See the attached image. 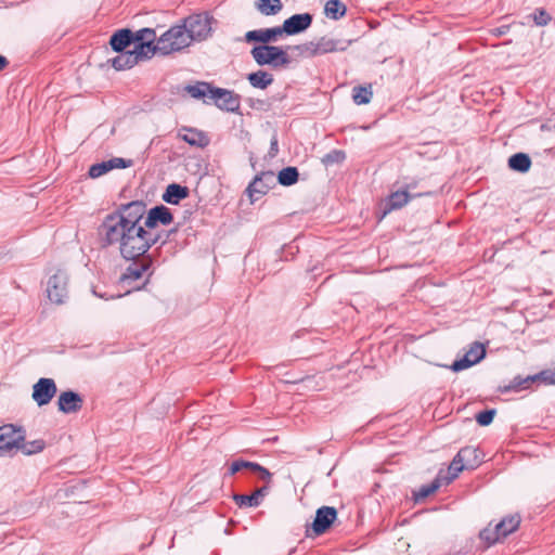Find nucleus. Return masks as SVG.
Returning a JSON list of instances; mask_svg holds the SVG:
<instances>
[{"label": "nucleus", "mask_w": 555, "mask_h": 555, "mask_svg": "<svg viewBox=\"0 0 555 555\" xmlns=\"http://www.w3.org/2000/svg\"><path fill=\"white\" fill-rule=\"evenodd\" d=\"M101 244L108 247L118 244L119 253L126 261H135L147 257L151 249V231L145 228H119L115 225L99 227Z\"/></svg>", "instance_id": "nucleus-1"}, {"label": "nucleus", "mask_w": 555, "mask_h": 555, "mask_svg": "<svg viewBox=\"0 0 555 555\" xmlns=\"http://www.w3.org/2000/svg\"><path fill=\"white\" fill-rule=\"evenodd\" d=\"M212 22L216 21L208 12L193 13L167 29L166 37H172L176 50L180 52L190 47L193 41L206 40L212 33Z\"/></svg>", "instance_id": "nucleus-2"}, {"label": "nucleus", "mask_w": 555, "mask_h": 555, "mask_svg": "<svg viewBox=\"0 0 555 555\" xmlns=\"http://www.w3.org/2000/svg\"><path fill=\"white\" fill-rule=\"evenodd\" d=\"M166 35L167 30L157 38L155 29L151 27L135 30L133 48L127 56V61L132 62L135 66L140 62L151 60L156 54L167 56L177 52L171 36L164 40Z\"/></svg>", "instance_id": "nucleus-3"}, {"label": "nucleus", "mask_w": 555, "mask_h": 555, "mask_svg": "<svg viewBox=\"0 0 555 555\" xmlns=\"http://www.w3.org/2000/svg\"><path fill=\"white\" fill-rule=\"evenodd\" d=\"M146 204L141 199L118 205L105 216L100 227L143 228L141 221L146 216Z\"/></svg>", "instance_id": "nucleus-4"}, {"label": "nucleus", "mask_w": 555, "mask_h": 555, "mask_svg": "<svg viewBox=\"0 0 555 555\" xmlns=\"http://www.w3.org/2000/svg\"><path fill=\"white\" fill-rule=\"evenodd\" d=\"M109 47L118 55L108 60V63L116 70L130 69L134 64L127 61V56L131 52L130 47L134 43V31L128 27L119 28L113 31L109 37Z\"/></svg>", "instance_id": "nucleus-5"}, {"label": "nucleus", "mask_w": 555, "mask_h": 555, "mask_svg": "<svg viewBox=\"0 0 555 555\" xmlns=\"http://www.w3.org/2000/svg\"><path fill=\"white\" fill-rule=\"evenodd\" d=\"M289 50H292V46L256 44L250 49V55L260 67L281 68L287 67L292 63L288 55Z\"/></svg>", "instance_id": "nucleus-6"}, {"label": "nucleus", "mask_w": 555, "mask_h": 555, "mask_svg": "<svg viewBox=\"0 0 555 555\" xmlns=\"http://www.w3.org/2000/svg\"><path fill=\"white\" fill-rule=\"evenodd\" d=\"M435 193L431 191L427 192H405L401 186L400 182H396L392 185L391 192L385 197L380 205V219L385 218L388 214L395 210L403 208L412 199L424 196H433Z\"/></svg>", "instance_id": "nucleus-7"}, {"label": "nucleus", "mask_w": 555, "mask_h": 555, "mask_svg": "<svg viewBox=\"0 0 555 555\" xmlns=\"http://www.w3.org/2000/svg\"><path fill=\"white\" fill-rule=\"evenodd\" d=\"M26 438V429L22 425L4 424L0 426V456H14L18 453V443Z\"/></svg>", "instance_id": "nucleus-8"}, {"label": "nucleus", "mask_w": 555, "mask_h": 555, "mask_svg": "<svg viewBox=\"0 0 555 555\" xmlns=\"http://www.w3.org/2000/svg\"><path fill=\"white\" fill-rule=\"evenodd\" d=\"M338 512L334 506L323 505L315 511L311 524L306 525V535L318 538L327 532L337 520Z\"/></svg>", "instance_id": "nucleus-9"}, {"label": "nucleus", "mask_w": 555, "mask_h": 555, "mask_svg": "<svg viewBox=\"0 0 555 555\" xmlns=\"http://www.w3.org/2000/svg\"><path fill=\"white\" fill-rule=\"evenodd\" d=\"M487 345L488 341H473L468 350L462 357L455 359L448 367L452 372L459 373L480 363L487 356Z\"/></svg>", "instance_id": "nucleus-10"}, {"label": "nucleus", "mask_w": 555, "mask_h": 555, "mask_svg": "<svg viewBox=\"0 0 555 555\" xmlns=\"http://www.w3.org/2000/svg\"><path fill=\"white\" fill-rule=\"evenodd\" d=\"M68 275L66 271L56 269L49 275L46 293L49 300L55 305H62L67 298Z\"/></svg>", "instance_id": "nucleus-11"}, {"label": "nucleus", "mask_w": 555, "mask_h": 555, "mask_svg": "<svg viewBox=\"0 0 555 555\" xmlns=\"http://www.w3.org/2000/svg\"><path fill=\"white\" fill-rule=\"evenodd\" d=\"M276 180L275 175L272 170L261 171L257 173L254 179L249 182L246 192L254 203L261 196L266 195L270 189L275 186Z\"/></svg>", "instance_id": "nucleus-12"}, {"label": "nucleus", "mask_w": 555, "mask_h": 555, "mask_svg": "<svg viewBox=\"0 0 555 555\" xmlns=\"http://www.w3.org/2000/svg\"><path fill=\"white\" fill-rule=\"evenodd\" d=\"M57 393V386L51 377H40L33 385L31 398L39 408L48 405Z\"/></svg>", "instance_id": "nucleus-13"}, {"label": "nucleus", "mask_w": 555, "mask_h": 555, "mask_svg": "<svg viewBox=\"0 0 555 555\" xmlns=\"http://www.w3.org/2000/svg\"><path fill=\"white\" fill-rule=\"evenodd\" d=\"M173 222V214L164 204H158L146 210L143 227L146 231H153L158 225H169Z\"/></svg>", "instance_id": "nucleus-14"}, {"label": "nucleus", "mask_w": 555, "mask_h": 555, "mask_svg": "<svg viewBox=\"0 0 555 555\" xmlns=\"http://www.w3.org/2000/svg\"><path fill=\"white\" fill-rule=\"evenodd\" d=\"M133 165V160L124 157H112L106 160L92 164L88 169V177L98 179L114 169H126Z\"/></svg>", "instance_id": "nucleus-15"}, {"label": "nucleus", "mask_w": 555, "mask_h": 555, "mask_svg": "<svg viewBox=\"0 0 555 555\" xmlns=\"http://www.w3.org/2000/svg\"><path fill=\"white\" fill-rule=\"evenodd\" d=\"M313 22V15L309 12L296 13L284 20L282 26L286 36H295L305 33Z\"/></svg>", "instance_id": "nucleus-16"}, {"label": "nucleus", "mask_w": 555, "mask_h": 555, "mask_svg": "<svg viewBox=\"0 0 555 555\" xmlns=\"http://www.w3.org/2000/svg\"><path fill=\"white\" fill-rule=\"evenodd\" d=\"M82 404V396L73 389L61 391L56 401L57 410L63 414L77 413L81 410Z\"/></svg>", "instance_id": "nucleus-17"}, {"label": "nucleus", "mask_w": 555, "mask_h": 555, "mask_svg": "<svg viewBox=\"0 0 555 555\" xmlns=\"http://www.w3.org/2000/svg\"><path fill=\"white\" fill-rule=\"evenodd\" d=\"M269 491L270 486L263 485L250 494L233 493L232 500L240 508L258 507Z\"/></svg>", "instance_id": "nucleus-18"}, {"label": "nucleus", "mask_w": 555, "mask_h": 555, "mask_svg": "<svg viewBox=\"0 0 555 555\" xmlns=\"http://www.w3.org/2000/svg\"><path fill=\"white\" fill-rule=\"evenodd\" d=\"M178 138L191 146L204 149L209 145L210 140L203 130L183 126L178 131Z\"/></svg>", "instance_id": "nucleus-19"}, {"label": "nucleus", "mask_w": 555, "mask_h": 555, "mask_svg": "<svg viewBox=\"0 0 555 555\" xmlns=\"http://www.w3.org/2000/svg\"><path fill=\"white\" fill-rule=\"evenodd\" d=\"M152 264L153 258L151 256L142 257V261L140 263L132 261V263L122 273L120 281L128 282L140 280L144 273L150 271Z\"/></svg>", "instance_id": "nucleus-20"}, {"label": "nucleus", "mask_w": 555, "mask_h": 555, "mask_svg": "<svg viewBox=\"0 0 555 555\" xmlns=\"http://www.w3.org/2000/svg\"><path fill=\"white\" fill-rule=\"evenodd\" d=\"M190 195V189L180 183H169L164 193L162 199L169 205H179L181 201L185 199Z\"/></svg>", "instance_id": "nucleus-21"}, {"label": "nucleus", "mask_w": 555, "mask_h": 555, "mask_svg": "<svg viewBox=\"0 0 555 555\" xmlns=\"http://www.w3.org/2000/svg\"><path fill=\"white\" fill-rule=\"evenodd\" d=\"M351 43L352 40L332 39L326 36H323L317 41V47L319 50V54H326L336 51H346Z\"/></svg>", "instance_id": "nucleus-22"}, {"label": "nucleus", "mask_w": 555, "mask_h": 555, "mask_svg": "<svg viewBox=\"0 0 555 555\" xmlns=\"http://www.w3.org/2000/svg\"><path fill=\"white\" fill-rule=\"evenodd\" d=\"M442 476L443 469H439L437 476L429 483L422 485L416 491H413L414 501L421 502L436 493L444 485Z\"/></svg>", "instance_id": "nucleus-23"}, {"label": "nucleus", "mask_w": 555, "mask_h": 555, "mask_svg": "<svg viewBox=\"0 0 555 555\" xmlns=\"http://www.w3.org/2000/svg\"><path fill=\"white\" fill-rule=\"evenodd\" d=\"M535 384L532 375L522 377L521 375L515 376L508 384L499 386L498 390L501 393L519 392L522 390L530 389Z\"/></svg>", "instance_id": "nucleus-24"}, {"label": "nucleus", "mask_w": 555, "mask_h": 555, "mask_svg": "<svg viewBox=\"0 0 555 555\" xmlns=\"http://www.w3.org/2000/svg\"><path fill=\"white\" fill-rule=\"evenodd\" d=\"M459 460L462 459L466 469H476L482 463V452L475 447H464L457 452Z\"/></svg>", "instance_id": "nucleus-25"}, {"label": "nucleus", "mask_w": 555, "mask_h": 555, "mask_svg": "<svg viewBox=\"0 0 555 555\" xmlns=\"http://www.w3.org/2000/svg\"><path fill=\"white\" fill-rule=\"evenodd\" d=\"M246 79L253 88L259 90H266L274 81L273 75L264 69H258L247 74Z\"/></svg>", "instance_id": "nucleus-26"}, {"label": "nucleus", "mask_w": 555, "mask_h": 555, "mask_svg": "<svg viewBox=\"0 0 555 555\" xmlns=\"http://www.w3.org/2000/svg\"><path fill=\"white\" fill-rule=\"evenodd\" d=\"M532 165L531 157L529 154L524 152H517L511 155L507 159V166L512 171L519 173H527Z\"/></svg>", "instance_id": "nucleus-27"}, {"label": "nucleus", "mask_w": 555, "mask_h": 555, "mask_svg": "<svg viewBox=\"0 0 555 555\" xmlns=\"http://www.w3.org/2000/svg\"><path fill=\"white\" fill-rule=\"evenodd\" d=\"M520 525V516L518 514L508 515L503 517L499 522L494 525L500 539L508 537L515 532Z\"/></svg>", "instance_id": "nucleus-28"}, {"label": "nucleus", "mask_w": 555, "mask_h": 555, "mask_svg": "<svg viewBox=\"0 0 555 555\" xmlns=\"http://www.w3.org/2000/svg\"><path fill=\"white\" fill-rule=\"evenodd\" d=\"M212 82L196 81L184 86L183 90L193 99L202 100L205 104H209L207 96L209 95Z\"/></svg>", "instance_id": "nucleus-29"}, {"label": "nucleus", "mask_w": 555, "mask_h": 555, "mask_svg": "<svg viewBox=\"0 0 555 555\" xmlns=\"http://www.w3.org/2000/svg\"><path fill=\"white\" fill-rule=\"evenodd\" d=\"M225 96H221L219 109L242 115L240 111L241 95L233 90L225 89Z\"/></svg>", "instance_id": "nucleus-30"}, {"label": "nucleus", "mask_w": 555, "mask_h": 555, "mask_svg": "<svg viewBox=\"0 0 555 555\" xmlns=\"http://www.w3.org/2000/svg\"><path fill=\"white\" fill-rule=\"evenodd\" d=\"M347 5L341 0H328L324 5V14L333 21H339L347 14Z\"/></svg>", "instance_id": "nucleus-31"}, {"label": "nucleus", "mask_w": 555, "mask_h": 555, "mask_svg": "<svg viewBox=\"0 0 555 555\" xmlns=\"http://www.w3.org/2000/svg\"><path fill=\"white\" fill-rule=\"evenodd\" d=\"M275 180L283 186H292L299 180V170L295 166L284 167L278 172Z\"/></svg>", "instance_id": "nucleus-32"}, {"label": "nucleus", "mask_w": 555, "mask_h": 555, "mask_svg": "<svg viewBox=\"0 0 555 555\" xmlns=\"http://www.w3.org/2000/svg\"><path fill=\"white\" fill-rule=\"evenodd\" d=\"M46 447L47 442L43 439L26 441V438H24V441L18 443V452H21L23 455L30 456L41 453Z\"/></svg>", "instance_id": "nucleus-33"}, {"label": "nucleus", "mask_w": 555, "mask_h": 555, "mask_svg": "<svg viewBox=\"0 0 555 555\" xmlns=\"http://www.w3.org/2000/svg\"><path fill=\"white\" fill-rule=\"evenodd\" d=\"M464 469H466L465 464L463 463L462 459L459 461V454L456 453L453 460L451 461L450 465L448 466V469H443V481L444 485L451 483L460 473H462Z\"/></svg>", "instance_id": "nucleus-34"}, {"label": "nucleus", "mask_w": 555, "mask_h": 555, "mask_svg": "<svg viewBox=\"0 0 555 555\" xmlns=\"http://www.w3.org/2000/svg\"><path fill=\"white\" fill-rule=\"evenodd\" d=\"M256 9L266 16L276 15L283 8L281 0H257Z\"/></svg>", "instance_id": "nucleus-35"}, {"label": "nucleus", "mask_w": 555, "mask_h": 555, "mask_svg": "<svg viewBox=\"0 0 555 555\" xmlns=\"http://www.w3.org/2000/svg\"><path fill=\"white\" fill-rule=\"evenodd\" d=\"M373 91L372 87L369 86H356L352 88V100L357 105L369 104L372 100Z\"/></svg>", "instance_id": "nucleus-36"}, {"label": "nucleus", "mask_w": 555, "mask_h": 555, "mask_svg": "<svg viewBox=\"0 0 555 555\" xmlns=\"http://www.w3.org/2000/svg\"><path fill=\"white\" fill-rule=\"evenodd\" d=\"M346 152L344 150L333 149L328 153L324 154L321 158V163L325 167L333 165L343 164L346 160Z\"/></svg>", "instance_id": "nucleus-37"}, {"label": "nucleus", "mask_w": 555, "mask_h": 555, "mask_svg": "<svg viewBox=\"0 0 555 555\" xmlns=\"http://www.w3.org/2000/svg\"><path fill=\"white\" fill-rule=\"evenodd\" d=\"M250 475L257 476L259 479L266 481L264 485L270 486L272 479V473L264 466L257 462L249 461L248 470Z\"/></svg>", "instance_id": "nucleus-38"}, {"label": "nucleus", "mask_w": 555, "mask_h": 555, "mask_svg": "<svg viewBox=\"0 0 555 555\" xmlns=\"http://www.w3.org/2000/svg\"><path fill=\"white\" fill-rule=\"evenodd\" d=\"M491 526L492 524L490 522L486 528L479 531V538L486 543L487 547L494 545L496 542L501 540L495 527Z\"/></svg>", "instance_id": "nucleus-39"}, {"label": "nucleus", "mask_w": 555, "mask_h": 555, "mask_svg": "<svg viewBox=\"0 0 555 555\" xmlns=\"http://www.w3.org/2000/svg\"><path fill=\"white\" fill-rule=\"evenodd\" d=\"M262 36H263V44H271L273 42L279 41V39L285 35V31H283V26H274V27H268V28H261Z\"/></svg>", "instance_id": "nucleus-40"}, {"label": "nucleus", "mask_w": 555, "mask_h": 555, "mask_svg": "<svg viewBox=\"0 0 555 555\" xmlns=\"http://www.w3.org/2000/svg\"><path fill=\"white\" fill-rule=\"evenodd\" d=\"M495 415H496V409H494V408L483 409L475 414V421L479 426L487 427L490 424H492Z\"/></svg>", "instance_id": "nucleus-41"}, {"label": "nucleus", "mask_w": 555, "mask_h": 555, "mask_svg": "<svg viewBox=\"0 0 555 555\" xmlns=\"http://www.w3.org/2000/svg\"><path fill=\"white\" fill-rule=\"evenodd\" d=\"M529 17L532 18L537 26H546L552 21L551 14L542 7L534 9Z\"/></svg>", "instance_id": "nucleus-42"}, {"label": "nucleus", "mask_w": 555, "mask_h": 555, "mask_svg": "<svg viewBox=\"0 0 555 555\" xmlns=\"http://www.w3.org/2000/svg\"><path fill=\"white\" fill-rule=\"evenodd\" d=\"M248 465H249V461L244 460V459H236L229 464L224 476L231 477L242 470H248Z\"/></svg>", "instance_id": "nucleus-43"}, {"label": "nucleus", "mask_w": 555, "mask_h": 555, "mask_svg": "<svg viewBox=\"0 0 555 555\" xmlns=\"http://www.w3.org/2000/svg\"><path fill=\"white\" fill-rule=\"evenodd\" d=\"M287 378L285 379H282V383L286 384V385H298V384H304V383H310L313 380L314 378V375H297V374H294L292 372H286L284 374Z\"/></svg>", "instance_id": "nucleus-44"}, {"label": "nucleus", "mask_w": 555, "mask_h": 555, "mask_svg": "<svg viewBox=\"0 0 555 555\" xmlns=\"http://www.w3.org/2000/svg\"><path fill=\"white\" fill-rule=\"evenodd\" d=\"M533 379L539 384L555 385V371L551 369L542 370L533 374Z\"/></svg>", "instance_id": "nucleus-45"}, {"label": "nucleus", "mask_w": 555, "mask_h": 555, "mask_svg": "<svg viewBox=\"0 0 555 555\" xmlns=\"http://www.w3.org/2000/svg\"><path fill=\"white\" fill-rule=\"evenodd\" d=\"M225 88L217 87L212 83L209 95L207 96V101L209 102V104L212 103L218 107L220 104L221 96H225Z\"/></svg>", "instance_id": "nucleus-46"}, {"label": "nucleus", "mask_w": 555, "mask_h": 555, "mask_svg": "<svg viewBox=\"0 0 555 555\" xmlns=\"http://www.w3.org/2000/svg\"><path fill=\"white\" fill-rule=\"evenodd\" d=\"M244 40L246 43H254V46L263 44L264 40L261 28L248 30L247 33H245Z\"/></svg>", "instance_id": "nucleus-47"}, {"label": "nucleus", "mask_w": 555, "mask_h": 555, "mask_svg": "<svg viewBox=\"0 0 555 555\" xmlns=\"http://www.w3.org/2000/svg\"><path fill=\"white\" fill-rule=\"evenodd\" d=\"M292 50H297L300 53L309 52V54L311 56L320 55L318 47H317V42H314V41H308L302 44L292 46Z\"/></svg>", "instance_id": "nucleus-48"}, {"label": "nucleus", "mask_w": 555, "mask_h": 555, "mask_svg": "<svg viewBox=\"0 0 555 555\" xmlns=\"http://www.w3.org/2000/svg\"><path fill=\"white\" fill-rule=\"evenodd\" d=\"M92 293L95 297L98 298H101V299H104V300H111V299H115V298H121L124 295L122 294H111V293H107V292H100L98 288H93L92 289Z\"/></svg>", "instance_id": "nucleus-49"}, {"label": "nucleus", "mask_w": 555, "mask_h": 555, "mask_svg": "<svg viewBox=\"0 0 555 555\" xmlns=\"http://www.w3.org/2000/svg\"><path fill=\"white\" fill-rule=\"evenodd\" d=\"M246 102L248 106L253 109H264V107L267 106V102L261 99L247 98Z\"/></svg>", "instance_id": "nucleus-50"}, {"label": "nucleus", "mask_w": 555, "mask_h": 555, "mask_svg": "<svg viewBox=\"0 0 555 555\" xmlns=\"http://www.w3.org/2000/svg\"><path fill=\"white\" fill-rule=\"evenodd\" d=\"M282 253H283L282 258L284 260H289V259H293V257L295 256L296 253H298V247L294 246L292 244L285 245V246H283Z\"/></svg>", "instance_id": "nucleus-51"}, {"label": "nucleus", "mask_w": 555, "mask_h": 555, "mask_svg": "<svg viewBox=\"0 0 555 555\" xmlns=\"http://www.w3.org/2000/svg\"><path fill=\"white\" fill-rule=\"evenodd\" d=\"M278 153H279V140H278V134L274 133L270 140V147H269L268 155H269V157L273 158L278 155Z\"/></svg>", "instance_id": "nucleus-52"}, {"label": "nucleus", "mask_w": 555, "mask_h": 555, "mask_svg": "<svg viewBox=\"0 0 555 555\" xmlns=\"http://www.w3.org/2000/svg\"><path fill=\"white\" fill-rule=\"evenodd\" d=\"M418 185V180L415 179V178H412L410 179L409 181L406 182H403V183H400V186L405 191V192H412L413 190H415Z\"/></svg>", "instance_id": "nucleus-53"}, {"label": "nucleus", "mask_w": 555, "mask_h": 555, "mask_svg": "<svg viewBox=\"0 0 555 555\" xmlns=\"http://www.w3.org/2000/svg\"><path fill=\"white\" fill-rule=\"evenodd\" d=\"M164 232H166V230H162L157 233H153L151 231V238L153 240L151 242V248L156 245L157 243H160V246H164L165 244H163V241H164Z\"/></svg>", "instance_id": "nucleus-54"}, {"label": "nucleus", "mask_w": 555, "mask_h": 555, "mask_svg": "<svg viewBox=\"0 0 555 555\" xmlns=\"http://www.w3.org/2000/svg\"><path fill=\"white\" fill-rule=\"evenodd\" d=\"M511 29V25H501L491 30V34L495 37L505 36Z\"/></svg>", "instance_id": "nucleus-55"}, {"label": "nucleus", "mask_w": 555, "mask_h": 555, "mask_svg": "<svg viewBox=\"0 0 555 555\" xmlns=\"http://www.w3.org/2000/svg\"><path fill=\"white\" fill-rule=\"evenodd\" d=\"M177 231H178V228H172L170 230H166V232H164L163 244H167L170 240V236L173 235L175 233H177Z\"/></svg>", "instance_id": "nucleus-56"}, {"label": "nucleus", "mask_w": 555, "mask_h": 555, "mask_svg": "<svg viewBox=\"0 0 555 555\" xmlns=\"http://www.w3.org/2000/svg\"><path fill=\"white\" fill-rule=\"evenodd\" d=\"M9 65V60L0 54V72L3 70Z\"/></svg>", "instance_id": "nucleus-57"}, {"label": "nucleus", "mask_w": 555, "mask_h": 555, "mask_svg": "<svg viewBox=\"0 0 555 555\" xmlns=\"http://www.w3.org/2000/svg\"><path fill=\"white\" fill-rule=\"evenodd\" d=\"M283 366H284V364H279V365H276V366H275V370H276V371H279V370H281Z\"/></svg>", "instance_id": "nucleus-58"}, {"label": "nucleus", "mask_w": 555, "mask_h": 555, "mask_svg": "<svg viewBox=\"0 0 555 555\" xmlns=\"http://www.w3.org/2000/svg\"><path fill=\"white\" fill-rule=\"evenodd\" d=\"M147 282H149V279H146V281H144V283H143V286H142V287H144V286L147 284Z\"/></svg>", "instance_id": "nucleus-59"}]
</instances>
